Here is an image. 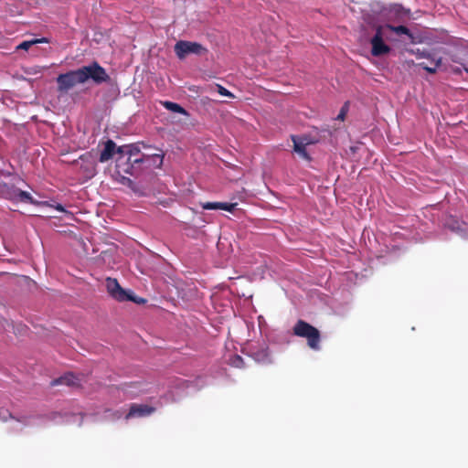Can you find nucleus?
I'll use <instances>...</instances> for the list:
<instances>
[{"instance_id":"1","label":"nucleus","mask_w":468,"mask_h":468,"mask_svg":"<svg viewBox=\"0 0 468 468\" xmlns=\"http://www.w3.org/2000/svg\"><path fill=\"white\" fill-rule=\"evenodd\" d=\"M90 80L94 84L100 85L110 81L111 78L103 67L97 61H92L77 69L59 74L57 77L58 90L67 92L77 84H82Z\"/></svg>"},{"instance_id":"2","label":"nucleus","mask_w":468,"mask_h":468,"mask_svg":"<svg viewBox=\"0 0 468 468\" xmlns=\"http://www.w3.org/2000/svg\"><path fill=\"white\" fill-rule=\"evenodd\" d=\"M164 153L159 150V153L155 154H142L140 157H136L133 160V164H122L117 165L118 173H124L133 176H137L141 168L153 169L160 168L164 162Z\"/></svg>"},{"instance_id":"3","label":"nucleus","mask_w":468,"mask_h":468,"mask_svg":"<svg viewBox=\"0 0 468 468\" xmlns=\"http://www.w3.org/2000/svg\"><path fill=\"white\" fill-rule=\"evenodd\" d=\"M371 11L380 16V19L385 23H395L403 20L410 14L409 9H406L399 4H391L388 5L376 3L372 5Z\"/></svg>"},{"instance_id":"4","label":"nucleus","mask_w":468,"mask_h":468,"mask_svg":"<svg viewBox=\"0 0 468 468\" xmlns=\"http://www.w3.org/2000/svg\"><path fill=\"white\" fill-rule=\"evenodd\" d=\"M293 335L307 339L313 350H320V332L317 328L303 320H298L292 328Z\"/></svg>"},{"instance_id":"5","label":"nucleus","mask_w":468,"mask_h":468,"mask_svg":"<svg viewBox=\"0 0 468 468\" xmlns=\"http://www.w3.org/2000/svg\"><path fill=\"white\" fill-rule=\"evenodd\" d=\"M0 195L3 198L11 201L14 204L33 202V197L27 191L21 190L13 184H0Z\"/></svg>"},{"instance_id":"6","label":"nucleus","mask_w":468,"mask_h":468,"mask_svg":"<svg viewBox=\"0 0 468 468\" xmlns=\"http://www.w3.org/2000/svg\"><path fill=\"white\" fill-rule=\"evenodd\" d=\"M247 354L255 362L262 365H269L272 363L271 354L269 346L266 342L250 343L246 347Z\"/></svg>"},{"instance_id":"7","label":"nucleus","mask_w":468,"mask_h":468,"mask_svg":"<svg viewBox=\"0 0 468 468\" xmlns=\"http://www.w3.org/2000/svg\"><path fill=\"white\" fill-rule=\"evenodd\" d=\"M143 146L144 149H152L153 147L151 145H147L144 143H137L134 144H125L119 146L117 149V154H119V157L117 158V164L116 166L122 163V164H133V160L136 157H140L141 154V147Z\"/></svg>"},{"instance_id":"8","label":"nucleus","mask_w":468,"mask_h":468,"mask_svg":"<svg viewBox=\"0 0 468 468\" xmlns=\"http://www.w3.org/2000/svg\"><path fill=\"white\" fill-rule=\"evenodd\" d=\"M385 38L390 39V37L383 30V27L379 25L377 26L375 34L370 39L371 54L374 57L387 55L391 51L390 47L385 43Z\"/></svg>"},{"instance_id":"9","label":"nucleus","mask_w":468,"mask_h":468,"mask_svg":"<svg viewBox=\"0 0 468 468\" xmlns=\"http://www.w3.org/2000/svg\"><path fill=\"white\" fill-rule=\"evenodd\" d=\"M154 388L152 383L145 381H131L122 385V391L128 399L152 393Z\"/></svg>"},{"instance_id":"10","label":"nucleus","mask_w":468,"mask_h":468,"mask_svg":"<svg viewBox=\"0 0 468 468\" xmlns=\"http://www.w3.org/2000/svg\"><path fill=\"white\" fill-rule=\"evenodd\" d=\"M175 53L179 59L185 58L186 56L194 54V55H201L206 53L207 48L202 46L200 43L192 42L187 40H179L176 43L174 47Z\"/></svg>"},{"instance_id":"11","label":"nucleus","mask_w":468,"mask_h":468,"mask_svg":"<svg viewBox=\"0 0 468 468\" xmlns=\"http://www.w3.org/2000/svg\"><path fill=\"white\" fill-rule=\"evenodd\" d=\"M155 410L156 409L153 406L133 403L131 404L128 412L125 414L124 419L129 420L132 419L149 417L155 412Z\"/></svg>"},{"instance_id":"12","label":"nucleus","mask_w":468,"mask_h":468,"mask_svg":"<svg viewBox=\"0 0 468 468\" xmlns=\"http://www.w3.org/2000/svg\"><path fill=\"white\" fill-rule=\"evenodd\" d=\"M381 27H383V30L388 33V31L395 33L397 36L404 35L408 37L410 43L411 44H417L420 43L421 40L414 36L410 28H408L406 26L399 25L394 26L391 23H384L383 25H379Z\"/></svg>"},{"instance_id":"13","label":"nucleus","mask_w":468,"mask_h":468,"mask_svg":"<svg viewBox=\"0 0 468 468\" xmlns=\"http://www.w3.org/2000/svg\"><path fill=\"white\" fill-rule=\"evenodd\" d=\"M445 227L462 238H468V223L458 218L450 216L446 218Z\"/></svg>"},{"instance_id":"14","label":"nucleus","mask_w":468,"mask_h":468,"mask_svg":"<svg viewBox=\"0 0 468 468\" xmlns=\"http://www.w3.org/2000/svg\"><path fill=\"white\" fill-rule=\"evenodd\" d=\"M106 286L110 295L118 302H126L128 291L122 289L118 281L113 278H107Z\"/></svg>"},{"instance_id":"15","label":"nucleus","mask_w":468,"mask_h":468,"mask_svg":"<svg viewBox=\"0 0 468 468\" xmlns=\"http://www.w3.org/2000/svg\"><path fill=\"white\" fill-rule=\"evenodd\" d=\"M408 52L416 56L417 59L426 58L429 61H436L438 63H441L442 58L439 56L438 52L435 49H428V48H410L408 49Z\"/></svg>"},{"instance_id":"16","label":"nucleus","mask_w":468,"mask_h":468,"mask_svg":"<svg viewBox=\"0 0 468 468\" xmlns=\"http://www.w3.org/2000/svg\"><path fill=\"white\" fill-rule=\"evenodd\" d=\"M291 139L293 143V151L303 159L310 161L311 157L306 151V143L302 137L292 135Z\"/></svg>"},{"instance_id":"17","label":"nucleus","mask_w":468,"mask_h":468,"mask_svg":"<svg viewBox=\"0 0 468 468\" xmlns=\"http://www.w3.org/2000/svg\"><path fill=\"white\" fill-rule=\"evenodd\" d=\"M118 147L116 146V144L109 139L104 144V148L101 152L99 161L101 163H105L109 160H111L115 154H117Z\"/></svg>"},{"instance_id":"18","label":"nucleus","mask_w":468,"mask_h":468,"mask_svg":"<svg viewBox=\"0 0 468 468\" xmlns=\"http://www.w3.org/2000/svg\"><path fill=\"white\" fill-rule=\"evenodd\" d=\"M237 205V203L229 202H206L202 204V208L206 210L222 209L228 212H233Z\"/></svg>"},{"instance_id":"19","label":"nucleus","mask_w":468,"mask_h":468,"mask_svg":"<svg viewBox=\"0 0 468 468\" xmlns=\"http://www.w3.org/2000/svg\"><path fill=\"white\" fill-rule=\"evenodd\" d=\"M79 384V378L72 373H66L63 376L51 381L52 386L66 385L69 387L76 386Z\"/></svg>"},{"instance_id":"20","label":"nucleus","mask_w":468,"mask_h":468,"mask_svg":"<svg viewBox=\"0 0 468 468\" xmlns=\"http://www.w3.org/2000/svg\"><path fill=\"white\" fill-rule=\"evenodd\" d=\"M161 103L169 112H172L175 113H179V114H182L186 117L189 116V112L184 107H182L180 104H178L176 102L170 101H162Z\"/></svg>"},{"instance_id":"21","label":"nucleus","mask_w":468,"mask_h":468,"mask_svg":"<svg viewBox=\"0 0 468 468\" xmlns=\"http://www.w3.org/2000/svg\"><path fill=\"white\" fill-rule=\"evenodd\" d=\"M120 183L131 188L138 196L144 195V191L142 187L129 177L122 176L120 179Z\"/></svg>"},{"instance_id":"22","label":"nucleus","mask_w":468,"mask_h":468,"mask_svg":"<svg viewBox=\"0 0 468 468\" xmlns=\"http://www.w3.org/2000/svg\"><path fill=\"white\" fill-rule=\"evenodd\" d=\"M431 66L427 65L425 62L419 63L418 66L422 69L426 70L431 74L436 73L438 68L441 65V63H438L436 61H430Z\"/></svg>"},{"instance_id":"23","label":"nucleus","mask_w":468,"mask_h":468,"mask_svg":"<svg viewBox=\"0 0 468 468\" xmlns=\"http://www.w3.org/2000/svg\"><path fill=\"white\" fill-rule=\"evenodd\" d=\"M229 364L237 368H242L244 367L243 358L239 355L230 356L229 358Z\"/></svg>"},{"instance_id":"24","label":"nucleus","mask_w":468,"mask_h":468,"mask_svg":"<svg viewBox=\"0 0 468 468\" xmlns=\"http://www.w3.org/2000/svg\"><path fill=\"white\" fill-rule=\"evenodd\" d=\"M56 203L57 202H55L53 199L38 201L33 197V202H31V205L37 206V207H48L54 208V206L56 205Z\"/></svg>"},{"instance_id":"25","label":"nucleus","mask_w":468,"mask_h":468,"mask_svg":"<svg viewBox=\"0 0 468 468\" xmlns=\"http://www.w3.org/2000/svg\"><path fill=\"white\" fill-rule=\"evenodd\" d=\"M348 108H349V105H348V102H346L342 108L340 109V112L339 113L337 114V116L335 117V120L337 121H344L345 120V117L348 112Z\"/></svg>"},{"instance_id":"26","label":"nucleus","mask_w":468,"mask_h":468,"mask_svg":"<svg viewBox=\"0 0 468 468\" xmlns=\"http://www.w3.org/2000/svg\"><path fill=\"white\" fill-rule=\"evenodd\" d=\"M127 301H131L136 303H144L146 302L144 298L134 295L132 291H128Z\"/></svg>"},{"instance_id":"27","label":"nucleus","mask_w":468,"mask_h":468,"mask_svg":"<svg viewBox=\"0 0 468 468\" xmlns=\"http://www.w3.org/2000/svg\"><path fill=\"white\" fill-rule=\"evenodd\" d=\"M217 90H218V92L221 95V96H225V97H229V98H234V95L232 92H230L229 90H227L225 87L221 86V85H217Z\"/></svg>"},{"instance_id":"28","label":"nucleus","mask_w":468,"mask_h":468,"mask_svg":"<svg viewBox=\"0 0 468 468\" xmlns=\"http://www.w3.org/2000/svg\"><path fill=\"white\" fill-rule=\"evenodd\" d=\"M34 44H36V41H33L32 40H26V41H23L22 43H20L16 48L17 49H24V50H27L31 46H33Z\"/></svg>"},{"instance_id":"29","label":"nucleus","mask_w":468,"mask_h":468,"mask_svg":"<svg viewBox=\"0 0 468 468\" xmlns=\"http://www.w3.org/2000/svg\"><path fill=\"white\" fill-rule=\"evenodd\" d=\"M9 419H14V416L9 412H3L0 409V420L2 421H7Z\"/></svg>"},{"instance_id":"30","label":"nucleus","mask_w":468,"mask_h":468,"mask_svg":"<svg viewBox=\"0 0 468 468\" xmlns=\"http://www.w3.org/2000/svg\"><path fill=\"white\" fill-rule=\"evenodd\" d=\"M54 209H56L57 211L62 212V213H69L65 208V207L62 204H60V203H56V205L54 206Z\"/></svg>"},{"instance_id":"31","label":"nucleus","mask_w":468,"mask_h":468,"mask_svg":"<svg viewBox=\"0 0 468 468\" xmlns=\"http://www.w3.org/2000/svg\"><path fill=\"white\" fill-rule=\"evenodd\" d=\"M62 416L58 412H52L50 415V420L55 422H59Z\"/></svg>"},{"instance_id":"32","label":"nucleus","mask_w":468,"mask_h":468,"mask_svg":"<svg viewBox=\"0 0 468 468\" xmlns=\"http://www.w3.org/2000/svg\"><path fill=\"white\" fill-rule=\"evenodd\" d=\"M164 399L168 402V401H174L175 399H174V395L172 394L171 391H169L168 393H166L165 396H164Z\"/></svg>"},{"instance_id":"33","label":"nucleus","mask_w":468,"mask_h":468,"mask_svg":"<svg viewBox=\"0 0 468 468\" xmlns=\"http://www.w3.org/2000/svg\"><path fill=\"white\" fill-rule=\"evenodd\" d=\"M184 385H185V381L183 379H176L175 381V386L177 388H181Z\"/></svg>"},{"instance_id":"34","label":"nucleus","mask_w":468,"mask_h":468,"mask_svg":"<svg viewBox=\"0 0 468 468\" xmlns=\"http://www.w3.org/2000/svg\"><path fill=\"white\" fill-rule=\"evenodd\" d=\"M33 41H36V44L37 43H47L48 42V39L46 37H42V38H36V39H33Z\"/></svg>"},{"instance_id":"35","label":"nucleus","mask_w":468,"mask_h":468,"mask_svg":"<svg viewBox=\"0 0 468 468\" xmlns=\"http://www.w3.org/2000/svg\"><path fill=\"white\" fill-rule=\"evenodd\" d=\"M73 417H76L79 419V425H80L82 422V420H83V416L81 414H78V415H74Z\"/></svg>"},{"instance_id":"36","label":"nucleus","mask_w":468,"mask_h":468,"mask_svg":"<svg viewBox=\"0 0 468 468\" xmlns=\"http://www.w3.org/2000/svg\"><path fill=\"white\" fill-rule=\"evenodd\" d=\"M464 69H465V71L468 73V69H467V68H465Z\"/></svg>"}]
</instances>
